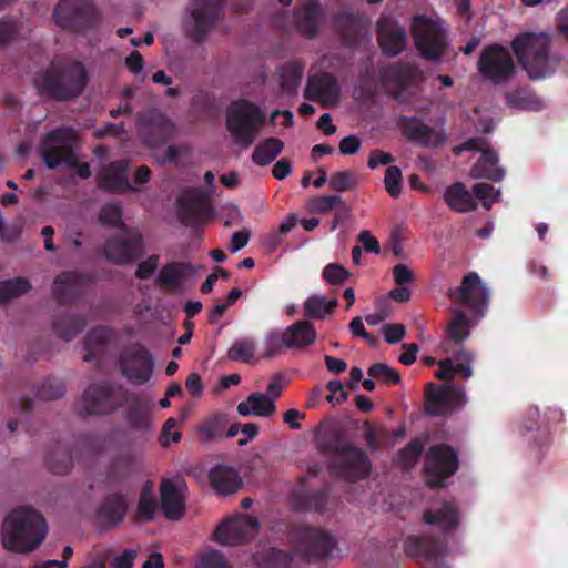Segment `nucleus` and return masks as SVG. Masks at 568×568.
Wrapping results in <instances>:
<instances>
[{"label":"nucleus","instance_id":"nucleus-1","mask_svg":"<svg viewBox=\"0 0 568 568\" xmlns=\"http://www.w3.org/2000/svg\"><path fill=\"white\" fill-rule=\"evenodd\" d=\"M48 531V524L40 511L29 506H19L2 523L1 542L9 551L29 554L40 547Z\"/></svg>","mask_w":568,"mask_h":568},{"label":"nucleus","instance_id":"nucleus-2","mask_svg":"<svg viewBox=\"0 0 568 568\" xmlns=\"http://www.w3.org/2000/svg\"><path fill=\"white\" fill-rule=\"evenodd\" d=\"M511 45L520 65L531 79L552 74L559 64V59L549 53L550 38L545 33L520 34Z\"/></svg>","mask_w":568,"mask_h":568},{"label":"nucleus","instance_id":"nucleus-3","mask_svg":"<svg viewBox=\"0 0 568 568\" xmlns=\"http://www.w3.org/2000/svg\"><path fill=\"white\" fill-rule=\"evenodd\" d=\"M264 123V111L250 101H235L227 109L226 128L234 142L243 148L253 143Z\"/></svg>","mask_w":568,"mask_h":568},{"label":"nucleus","instance_id":"nucleus-4","mask_svg":"<svg viewBox=\"0 0 568 568\" xmlns=\"http://www.w3.org/2000/svg\"><path fill=\"white\" fill-rule=\"evenodd\" d=\"M77 134L71 129H57L48 133L41 144L40 153L50 169L74 168L78 164Z\"/></svg>","mask_w":568,"mask_h":568},{"label":"nucleus","instance_id":"nucleus-5","mask_svg":"<svg viewBox=\"0 0 568 568\" xmlns=\"http://www.w3.org/2000/svg\"><path fill=\"white\" fill-rule=\"evenodd\" d=\"M415 44L424 59L438 61L444 54L446 42L442 22L437 16H417L412 23Z\"/></svg>","mask_w":568,"mask_h":568},{"label":"nucleus","instance_id":"nucleus-6","mask_svg":"<svg viewBox=\"0 0 568 568\" xmlns=\"http://www.w3.org/2000/svg\"><path fill=\"white\" fill-rule=\"evenodd\" d=\"M478 72L483 79L495 84L508 81L515 73L510 52L497 44L486 47L478 60Z\"/></svg>","mask_w":568,"mask_h":568},{"label":"nucleus","instance_id":"nucleus-7","mask_svg":"<svg viewBox=\"0 0 568 568\" xmlns=\"http://www.w3.org/2000/svg\"><path fill=\"white\" fill-rule=\"evenodd\" d=\"M53 19L62 29L84 30L98 21V14L90 0H61Z\"/></svg>","mask_w":568,"mask_h":568},{"label":"nucleus","instance_id":"nucleus-8","mask_svg":"<svg viewBox=\"0 0 568 568\" xmlns=\"http://www.w3.org/2000/svg\"><path fill=\"white\" fill-rule=\"evenodd\" d=\"M447 296L456 305L481 311L488 304L489 291L477 273H469L459 286L448 291Z\"/></svg>","mask_w":568,"mask_h":568},{"label":"nucleus","instance_id":"nucleus-9","mask_svg":"<svg viewBox=\"0 0 568 568\" xmlns=\"http://www.w3.org/2000/svg\"><path fill=\"white\" fill-rule=\"evenodd\" d=\"M464 150L481 152V156L471 168V178L488 179L497 182L504 179L505 171L498 165V155L494 150L487 148V142L484 139H470L462 146L456 148L455 153L459 154Z\"/></svg>","mask_w":568,"mask_h":568},{"label":"nucleus","instance_id":"nucleus-10","mask_svg":"<svg viewBox=\"0 0 568 568\" xmlns=\"http://www.w3.org/2000/svg\"><path fill=\"white\" fill-rule=\"evenodd\" d=\"M331 469L341 478L358 480L368 475L371 465L364 452L354 447H347L334 454Z\"/></svg>","mask_w":568,"mask_h":568},{"label":"nucleus","instance_id":"nucleus-11","mask_svg":"<svg viewBox=\"0 0 568 568\" xmlns=\"http://www.w3.org/2000/svg\"><path fill=\"white\" fill-rule=\"evenodd\" d=\"M87 81V72L81 63L72 64L59 78L38 82L39 89L59 99H68L79 94Z\"/></svg>","mask_w":568,"mask_h":568},{"label":"nucleus","instance_id":"nucleus-12","mask_svg":"<svg viewBox=\"0 0 568 568\" xmlns=\"http://www.w3.org/2000/svg\"><path fill=\"white\" fill-rule=\"evenodd\" d=\"M258 531V521L245 515H239L223 521L214 531L215 540L233 546L252 540Z\"/></svg>","mask_w":568,"mask_h":568},{"label":"nucleus","instance_id":"nucleus-13","mask_svg":"<svg viewBox=\"0 0 568 568\" xmlns=\"http://www.w3.org/2000/svg\"><path fill=\"white\" fill-rule=\"evenodd\" d=\"M426 471L434 477L428 479V485L437 487L458 467L456 453L446 445H435L430 447L426 455Z\"/></svg>","mask_w":568,"mask_h":568},{"label":"nucleus","instance_id":"nucleus-14","mask_svg":"<svg viewBox=\"0 0 568 568\" xmlns=\"http://www.w3.org/2000/svg\"><path fill=\"white\" fill-rule=\"evenodd\" d=\"M403 135L417 144L437 146L445 141V131L442 124L429 125L416 116L402 118L398 122Z\"/></svg>","mask_w":568,"mask_h":568},{"label":"nucleus","instance_id":"nucleus-15","mask_svg":"<svg viewBox=\"0 0 568 568\" xmlns=\"http://www.w3.org/2000/svg\"><path fill=\"white\" fill-rule=\"evenodd\" d=\"M467 400L464 387H436L429 390L427 410L432 415L452 414L465 406Z\"/></svg>","mask_w":568,"mask_h":568},{"label":"nucleus","instance_id":"nucleus-16","mask_svg":"<svg viewBox=\"0 0 568 568\" xmlns=\"http://www.w3.org/2000/svg\"><path fill=\"white\" fill-rule=\"evenodd\" d=\"M378 42L383 52L387 55L400 53L407 41L404 28L390 16H382L377 22Z\"/></svg>","mask_w":568,"mask_h":568},{"label":"nucleus","instance_id":"nucleus-17","mask_svg":"<svg viewBox=\"0 0 568 568\" xmlns=\"http://www.w3.org/2000/svg\"><path fill=\"white\" fill-rule=\"evenodd\" d=\"M475 355L466 348H459L452 357L444 358L437 363L438 369L435 376L438 379L453 381L457 375L468 379L473 376V363Z\"/></svg>","mask_w":568,"mask_h":568},{"label":"nucleus","instance_id":"nucleus-18","mask_svg":"<svg viewBox=\"0 0 568 568\" xmlns=\"http://www.w3.org/2000/svg\"><path fill=\"white\" fill-rule=\"evenodd\" d=\"M220 12V0H194L191 4L192 36L200 39L215 23Z\"/></svg>","mask_w":568,"mask_h":568},{"label":"nucleus","instance_id":"nucleus-19","mask_svg":"<svg viewBox=\"0 0 568 568\" xmlns=\"http://www.w3.org/2000/svg\"><path fill=\"white\" fill-rule=\"evenodd\" d=\"M110 390L105 386H91L85 390L79 405L82 415H104L115 409Z\"/></svg>","mask_w":568,"mask_h":568},{"label":"nucleus","instance_id":"nucleus-20","mask_svg":"<svg viewBox=\"0 0 568 568\" xmlns=\"http://www.w3.org/2000/svg\"><path fill=\"white\" fill-rule=\"evenodd\" d=\"M306 97L318 101L324 108H331L338 102L339 89L332 75H316L312 77L307 82Z\"/></svg>","mask_w":568,"mask_h":568},{"label":"nucleus","instance_id":"nucleus-21","mask_svg":"<svg viewBox=\"0 0 568 568\" xmlns=\"http://www.w3.org/2000/svg\"><path fill=\"white\" fill-rule=\"evenodd\" d=\"M199 268L190 262H171L165 264L156 276L159 284L170 287H182L186 282L196 278Z\"/></svg>","mask_w":568,"mask_h":568},{"label":"nucleus","instance_id":"nucleus-22","mask_svg":"<svg viewBox=\"0 0 568 568\" xmlns=\"http://www.w3.org/2000/svg\"><path fill=\"white\" fill-rule=\"evenodd\" d=\"M212 489L220 496H230L237 493L243 480L239 473L231 466L216 465L209 473Z\"/></svg>","mask_w":568,"mask_h":568},{"label":"nucleus","instance_id":"nucleus-23","mask_svg":"<svg viewBox=\"0 0 568 568\" xmlns=\"http://www.w3.org/2000/svg\"><path fill=\"white\" fill-rule=\"evenodd\" d=\"M142 253V240L140 235L125 239L111 240L106 243L105 255L115 263H130Z\"/></svg>","mask_w":568,"mask_h":568},{"label":"nucleus","instance_id":"nucleus-24","mask_svg":"<svg viewBox=\"0 0 568 568\" xmlns=\"http://www.w3.org/2000/svg\"><path fill=\"white\" fill-rule=\"evenodd\" d=\"M236 412L241 417L270 418L275 414L276 405L265 393L253 392L237 404Z\"/></svg>","mask_w":568,"mask_h":568},{"label":"nucleus","instance_id":"nucleus-25","mask_svg":"<svg viewBox=\"0 0 568 568\" xmlns=\"http://www.w3.org/2000/svg\"><path fill=\"white\" fill-rule=\"evenodd\" d=\"M183 484L165 480L161 486V507L164 516L171 520H179L184 515V500L182 496Z\"/></svg>","mask_w":568,"mask_h":568},{"label":"nucleus","instance_id":"nucleus-26","mask_svg":"<svg viewBox=\"0 0 568 568\" xmlns=\"http://www.w3.org/2000/svg\"><path fill=\"white\" fill-rule=\"evenodd\" d=\"M322 18L323 11L316 0L300 1V9L296 14V24L304 36H315Z\"/></svg>","mask_w":568,"mask_h":568},{"label":"nucleus","instance_id":"nucleus-27","mask_svg":"<svg viewBox=\"0 0 568 568\" xmlns=\"http://www.w3.org/2000/svg\"><path fill=\"white\" fill-rule=\"evenodd\" d=\"M286 347L304 348L315 343L317 334L314 326L307 321H297L284 331Z\"/></svg>","mask_w":568,"mask_h":568},{"label":"nucleus","instance_id":"nucleus-28","mask_svg":"<svg viewBox=\"0 0 568 568\" xmlns=\"http://www.w3.org/2000/svg\"><path fill=\"white\" fill-rule=\"evenodd\" d=\"M123 373L135 383H144L152 373V361L145 352H140L123 362Z\"/></svg>","mask_w":568,"mask_h":568},{"label":"nucleus","instance_id":"nucleus-29","mask_svg":"<svg viewBox=\"0 0 568 568\" xmlns=\"http://www.w3.org/2000/svg\"><path fill=\"white\" fill-rule=\"evenodd\" d=\"M129 163L126 161H119L105 166L100 172V180L102 184L110 190H131V185L126 178V170Z\"/></svg>","mask_w":568,"mask_h":568},{"label":"nucleus","instance_id":"nucleus-30","mask_svg":"<svg viewBox=\"0 0 568 568\" xmlns=\"http://www.w3.org/2000/svg\"><path fill=\"white\" fill-rule=\"evenodd\" d=\"M452 314L453 317L446 329V339L460 345L469 337L473 324L465 312L458 307H453Z\"/></svg>","mask_w":568,"mask_h":568},{"label":"nucleus","instance_id":"nucleus-31","mask_svg":"<svg viewBox=\"0 0 568 568\" xmlns=\"http://www.w3.org/2000/svg\"><path fill=\"white\" fill-rule=\"evenodd\" d=\"M444 199L452 210L458 212H467L476 206L473 195L462 183H455L447 187Z\"/></svg>","mask_w":568,"mask_h":568},{"label":"nucleus","instance_id":"nucleus-32","mask_svg":"<svg viewBox=\"0 0 568 568\" xmlns=\"http://www.w3.org/2000/svg\"><path fill=\"white\" fill-rule=\"evenodd\" d=\"M424 521L435 525L443 530H449L457 526L458 514L453 504H444L436 510H428L424 514Z\"/></svg>","mask_w":568,"mask_h":568},{"label":"nucleus","instance_id":"nucleus-33","mask_svg":"<svg viewBox=\"0 0 568 568\" xmlns=\"http://www.w3.org/2000/svg\"><path fill=\"white\" fill-rule=\"evenodd\" d=\"M338 302L336 298H326L320 294L310 295L303 303L304 315L323 320L332 314Z\"/></svg>","mask_w":568,"mask_h":568},{"label":"nucleus","instance_id":"nucleus-34","mask_svg":"<svg viewBox=\"0 0 568 568\" xmlns=\"http://www.w3.org/2000/svg\"><path fill=\"white\" fill-rule=\"evenodd\" d=\"M284 143L277 138H268L257 144L255 148L252 160L261 166H265L273 162L276 156L283 151Z\"/></svg>","mask_w":568,"mask_h":568},{"label":"nucleus","instance_id":"nucleus-35","mask_svg":"<svg viewBox=\"0 0 568 568\" xmlns=\"http://www.w3.org/2000/svg\"><path fill=\"white\" fill-rule=\"evenodd\" d=\"M304 65L297 61H290L277 70L280 85L287 92H294L301 83Z\"/></svg>","mask_w":568,"mask_h":568},{"label":"nucleus","instance_id":"nucleus-36","mask_svg":"<svg viewBox=\"0 0 568 568\" xmlns=\"http://www.w3.org/2000/svg\"><path fill=\"white\" fill-rule=\"evenodd\" d=\"M128 505L120 495L110 496L100 510V517L110 525L121 523L126 514Z\"/></svg>","mask_w":568,"mask_h":568},{"label":"nucleus","instance_id":"nucleus-37","mask_svg":"<svg viewBox=\"0 0 568 568\" xmlns=\"http://www.w3.org/2000/svg\"><path fill=\"white\" fill-rule=\"evenodd\" d=\"M31 288L24 278H14L0 283V302H7L27 293Z\"/></svg>","mask_w":568,"mask_h":568},{"label":"nucleus","instance_id":"nucleus-38","mask_svg":"<svg viewBox=\"0 0 568 568\" xmlns=\"http://www.w3.org/2000/svg\"><path fill=\"white\" fill-rule=\"evenodd\" d=\"M156 509L158 505L153 495V485L151 483H145L138 505L139 515L146 520H151L153 519Z\"/></svg>","mask_w":568,"mask_h":568},{"label":"nucleus","instance_id":"nucleus-39","mask_svg":"<svg viewBox=\"0 0 568 568\" xmlns=\"http://www.w3.org/2000/svg\"><path fill=\"white\" fill-rule=\"evenodd\" d=\"M80 278L73 273H62L57 277L53 284V293L59 298H63L67 295L73 293L78 286Z\"/></svg>","mask_w":568,"mask_h":568},{"label":"nucleus","instance_id":"nucleus-40","mask_svg":"<svg viewBox=\"0 0 568 568\" xmlns=\"http://www.w3.org/2000/svg\"><path fill=\"white\" fill-rule=\"evenodd\" d=\"M255 344L251 339L235 342L229 349V357L233 361L250 362L255 354Z\"/></svg>","mask_w":568,"mask_h":568},{"label":"nucleus","instance_id":"nucleus-41","mask_svg":"<svg viewBox=\"0 0 568 568\" xmlns=\"http://www.w3.org/2000/svg\"><path fill=\"white\" fill-rule=\"evenodd\" d=\"M286 347V337L283 331L272 332L264 339V356L274 357L283 352Z\"/></svg>","mask_w":568,"mask_h":568},{"label":"nucleus","instance_id":"nucleus-42","mask_svg":"<svg viewBox=\"0 0 568 568\" xmlns=\"http://www.w3.org/2000/svg\"><path fill=\"white\" fill-rule=\"evenodd\" d=\"M126 418L134 428H149L151 425L150 405H135L131 407Z\"/></svg>","mask_w":568,"mask_h":568},{"label":"nucleus","instance_id":"nucleus-43","mask_svg":"<svg viewBox=\"0 0 568 568\" xmlns=\"http://www.w3.org/2000/svg\"><path fill=\"white\" fill-rule=\"evenodd\" d=\"M423 447H424V444L418 439L410 442L398 454L400 465L405 468L415 466L419 459Z\"/></svg>","mask_w":568,"mask_h":568},{"label":"nucleus","instance_id":"nucleus-44","mask_svg":"<svg viewBox=\"0 0 568 568\" xmlns=\"http://www.w3.org/2000/svg\"><path fill=\"white\" fill-rule=\"evenodd\" d=\"M474 194L479 199L485 209H490L494 202H497L500 197V190L487 183H477L473 187Z\"/></svg>","mask_w":568,"mask_h":568},{"label":"nucleus","instance_id":"nucleus-45","mask_svg":"<svg viewBox=\"0 0 568 568\" xmlns=\"http://www.w3.org/2000/svg\"><path fill=\"white\" fill-rule=\"evenodd\" d=\"M322 275L327 283L333 285L343 284L351 276L349 272L337 263L327 264L324 267Z\"/></svg>","mask_w":568,"mask_h":568},{"label":"nucleus","instance_id":"nucleus-46","mask_svg":"<svg viewBox=\"0 0 568 568\" xmlns=\"http://www.w3.org/2000/svg\"><path fill=\"white\" fill-rule=\"evenodd\" d=\"M368 375L373 378L379 379L385 383H398L399 375L398 373L390 366L377 363L372 365L368 368Z\"/></svg>","mask_w":568,"mask_h":568},{"label":"nucleus","instance_id":"nucleus-47","mask_svg":"<svg viewBox=\"0 0 568 568\" xmlns=\"http://www.w3.org/2000/svg\"><path fill=\"white\" fill-rule=\"evenodd\" d=\"M307 539L318 549L320 552L326 554L333 547V537L320 529H312L307 534Z\"/></svg>","mask_w":568,"mask_h":568},{"label":"nucleus","instance_id":"nucleus-48","mask_svg":"<svg viewBox=\"0 0 568 568\" xmlns=\"http://www.w3.org/2000/svg\"><path fill=\"white\" fill-rule=\"evenodd\" d=\"M384 184L386 191L394 197H397L402 191V172L397 166H389L386 170Z\"/></svg>","mask_w":568,"mask_h":568},{"label":"nucleus","instance_id":"nucleus-49","mask_svg":"<svg viewBox=\"0 0 568 568\" xmlns=\"http://www.w3.org/2000/svg\"><path fill=\"white\" fill-rule=\"evenodd\" d=\"M356 185V178L353 173L348 171H343L335 173L332 175L329 181V186L337 191V192H344L347 190L353 189Z\"/></svg>","mask_w":568,"mask_h":568},{"label":"nucleus","instance_id":"nucleus-50","mask_svg":"<svg viewBox=\"0 0 568 568\" xmlns=\"http://www.w3.org/2000/svg\"><path fill=\"white\" fill-rule=\"evenodd\" d=\"M201 568H231L223 555L216 550L205 552L201 558Z\"/></svg>","mask_w":568,"mask_h":568},{"label":"nucleus","instance_id":"nucleus-51","mask_svg":"<svg viewBox=\"0 0 568 568\" xmlns=\"http://www.w3.org/2000/svg\"><path fill=\"white\" fill-rule=\"evenodd\" d=\"M181 438V434L178 430V423L174 418H169L163 428H162V436H161V443L163 446H168L171 443H176Z\"/></svg>","mask_w":568,"mask_h":568},{"label":"nucleus","instance_id":"nucleus-52","mask_svg":"<svg viewBox=\"0 0 568 568\" xmlns=\"http://www.w3.org/2000/svg\"><path fill=\"white\" fill-rule=\"evenodd\" d=\"M159 265V256L151 255L141 263H139L135 275L140 280H146L151 277Z\"/></svg>","mask_w":568,"mask_h":568},{"label":"nucleus","instance_id":"nucleus-53","mask_svg":"<svg viewBox=\"0 0 568 568\" xmlns=\"http://www.w3.org/2000/svg\"><path fill=\"white\" fill-rule=\"evenodd\" d=\"M19 32V27L16 21L2 20L0 21V47L7 44L16 39Z\"/></svg>","mask_w":568,"mask_h":568},{"label":"nucleus","instance_id":"nucleus-54","mask_svg":"<svg viewBox=\"0 0 568 568\" xmlns=\"http://www.w3.org/2000/svg\"><path fill=\"white\" fill-rule=\"evenodd\" d=\"M152 131L162 140L169 139L175 132V126L166 118L160 116L152 125Z\"/></svg>","mask_w":568,"mask_h":568},{"label":"nucleus","instance_id":"nucleus-55","mask_svg":"<svg viewBox=\"0 0 568 568\" xmlns=\"http://www.w3.org/2000/svg\"><path fill=\"white\" fill-rule=\"evenodd\" d=\"M288 381L285 375L283 374H276L274 375L267 385L266 395L272 397L275 402L276 398H278L283 392V389L286 387Z\"/></svg>","mask_w":568,"mask_h":568},{"label":"nucleus","instance_id":"nucleus-56","mask_svg":"<svg viewBox=\"0 0 568 568\" xmlns=\"http://www.w3.org/2000/svg\"><path fill=\"white\" fill-rule=\"evenodd\" d=\"M327 388L329 390V395H327V402L332 404H341L346 397L347 393L344 390V386L339 381H331L327 384Z\"/></svg>","mask_w":568,"mask_h":568},{"label":"nucleus","instance_id":"nucleus-57","mask_svg":"<svg viewBox=\"0 0 568 568\" xmlns=\"http://www.w3.org/2000/svg\"><path fill=\"white\" fill-rule=\"evenodd\" d=\"M383 332L385 339L390 344H395L405 336L406 329L402 324H388L383 327Z\"/></svg>","mask_w":568,"mask_h":568},{"label":"nucleus","instance_id":"nucleus-58","mask_svg":"<svg viewBox=\"0 0 568 568\" xmlns=\"http://www.w3.org/2000/svg\"><path fill=\"white\" fill-rule=\"evenodd\" d=\"M100 219L103 223L116 224L121 220V209L116 204H106L101 210Z\"/></svg>","mask_w":568,"mask_h":568},{"label":"nucleus","instance_id":"nucleus-59","mask_svg":"<svg viewBox=\"0 0 568 568\" xmlns=\"http://www.w3.org/2000/svg\"><path fill=\"white\" fill-rule=\"evenodd\" d=\"M337 203H342L339 196H320L313 200L312 207L316 212H326Z\"/></svg>","mask_w":568,"mask_h":568},{"label":"nucleus","instance_id":"nucleus-60","mask_svg":"<svg viewBox=\"0 0 568 568\" xmlns=\"http://www.w3.org/2000/svg\"><path fill=\"white\" fill-rule=\"evenodd\" d=\"M358 240L366 252L375 254H378L381 252L379 243L377 239L371 234V232L361 231Z\"/></svg>","mask_w":568,"mask_h":568},{"label":"nucleus","instance_id":"nucleus-61","mask_svg":"<svg viewBox=\"0 0 568 568\" xmlns=\"http://www.w3.org/2000/svg\"><path fill=\"white\" fill-rule=\"evenodd\" d=\"M394 281L397 285H404L413 281L414 275L410 268L405 264H397L393 270Z\"/></svg>","mask_w":568,"mask_h":568},{"label":"nucleus","instance_id":"nucleus-62","mask_svg":"<svg viewBox=\"0 0 568 568\" xmlns=\"http://www.w3.org/2000/svg\"><path fill=\"white\" fill-rule=\"evenodd\" d=\"M250 240V232L247 230H242L235 232L231 237L230 250L232 253H236L247 245Z\"/></svg>","mask_w":568,"mask_h":568},{"label":"nucleus","instance_id":"nucleus-63","mask_svg":"<svg viewBox=\"0 0 568 568\" xmlns=\"http://www.w3.org/2000/svg\"><path fill=\"white\" fill-rule=\"evenodd\" d=\"M185 386L190 394L194 397H200L203 394V384L197 373H191L186 381Z\"/></svg>","mask_w":568,"mask_h":568},{"label":"nucleus","instance_id":"nucleus-64","mask_svg":"<svg viewBox=\"0 0 568 568\" xmlns=\"http://www.w3.org/2000/svg\"><path fill=\"white\" fill-rule=\"evenodd\" d=\"M135 552L133 550H125L121 556L115 557L111 562V568H131Z\"/></svg>","mask_w":568,"mask_h":568}]
</instances>
